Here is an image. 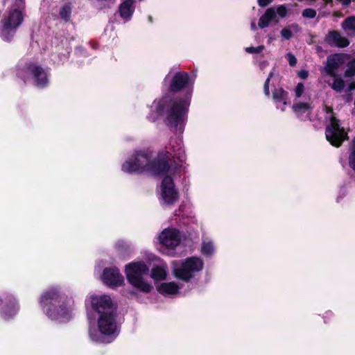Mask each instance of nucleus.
<instances>
[{"instance_id":"obj_42","label":"nucleus","mask_w":355,"mask_h":355,"mask_svg":"<svg viewBox=\"0 0 355 355\" xmlns=\"http://www.w3.org/2000/svg\"><path fill=\"white\" fill-rule=\"evenodd\" d=\"M272 41V38L268 36V42H271Z\"/></svg>"},{"instance_id":"obj_5","label":"nucleus","mask_w":355,"mask_h":355,"mask_svg":"<svg viewBox=\"0 0 355 355\" xmlns=\"http://www.w3.org/2000/svg\"><path fill=\"white\" fill-rule=\"evenodd\" d=\"M173 159L168 164V166L175 170L173 173H164L159 175H164L158 189L157 191V198L161 205L166 207H172L180 200V194L178 189L173 182L171 176L175 175L178 167L182 166L183 162H180L178 160Z\"/></svg>"},{"instance_id":"obj_32","label":"nucleus","mask_w":355,"mask_h":355,"mask_svg":"<svg viewBox=\"0 0 355 355\" xmlns=\"http://www.w3.org/2000/svg\"><path fill=\"white\" fill-rule=\"evenodd\" d=\"M349 165L355 170V139L352 142V153L349 157Z\"/></svg>"},{"instance_id":"obj_10","label":"nucleus","mask_w":355,"mask_h":355,"mask_svg":"<svg viewBox=\"0 0 355 355\" xmlns=\"http://www.w3.org/2000/svg\"><path fill=\"white\" fill-rule=\"evenodd\" d=\"M158 239L163 248V252L169 254L180 244L181 236L177 229L166 228L159 234Z\"/></svg>"},{"instance_id":"obj_9","label":"nucleus","mask_w":355,"mask_h":355,"mask_svg":"<svg viewBox=\"0 0 355 355\" xmlns=\"http://www.w3.org/2000/svg\"><path fill=\"white\" fill-rule=\"evenodd\" d=\"M325 110V119L329 121L326 128V138L331 145L339 146L343 141L348 139L347 132L345 128L340 125V121L333 116L332 109L326 107Z\"/></svg>"},{"instance_id":"obj_16","label":"nucleus","mask_w":355,"mask_h":355,"mask_svg":"<svg viewBox=\"0 0 355 355\" xmlns=\"http://www.w3.org/2000/svg\"><path fill=\"white\" fill-rule=\"evenodd\" d=\"M343 63V56L340 54L329 55L327 59V64L324 69V72L332 77L337 76V69Z\"/></svg>"},{"instance_id":"obj_19","label":"nucleus","mask_w":355,"mask_h":355,"mask_svg":"<svg viewBox=\"0 0 355 355\" xmlns=\"http://www.w3.org/2000/svg\"><path fill=\"white\" fill-rule=\"evenodd\" d=\"M133 3L134 0H123L120 5V15L125 21L129 20L134 12Z\"/></svg>"},{"instance_id":"obj_15","label":"nucleus","mask_w":355,"mask_h":355,"mask_svg":"<svg viewBox=\"0 0 355 355\" xmlns=\"http://www.w3.org/2000/svg\"><path fill=\"white\" fill-rule=\"evenodd\" d=\"M292 109L298 118L303 120L308 119L312 110L311 96H307L306 100H294Z\"/></svg>"},{"instance_id":"obj_26","label":"nucleus","mask_w":355,"mask_h":355,"mask_svg":"<svg viewBox=\"0 0 355 355\" xmlns=\"http://www.w3.org/2000/svg\"><path fill=\"white\" fill-rule=\"evenodd\" d=\"M71 14V8L69 5H64L60 10V17L65 21L70 19Z\"/></svg>"},{"instance_id":"obj_14","label":"nucleus","mask_w":355,"mask_h":355,"mask_svg":"<svg viewBox=\"0 0 355 355\" xmlns=\"http://www.w3.org/2000/svg\"><path fill=\"white\" fill-rule=\"evenodd\" d=\"M101 279L105 284L112 287L120 286L124 283L123 277L116 267L105 268Z\"/></svg>"},{"instance_id":"obj_39","label":"nucleus","mask_w":355,"mask_h":355,"mask_svg":"<svg viewBox=\"0 0 355 355\" xmlns=\"http://www.w3.org/2000/svg\"><path fill=\"white\" fill-rule=\"evenodd\" d=\"M251 28L253 31H255L257 29V26H256L255 23L254 21L251 23Z\"/></svg>"},{"instance_id":"obj_30","label":"nucleus","mask_w":355,"mask_h":355,"mask_svg":"<svg viewBox=\"0 0 355 355\" xmlns=\"http://www.w3.org/2000/svg\"><path fill=\"white\" fill-rule=\"evenodd\" d=\"M316 10L313 8H306L302 12V17L306 19H313L316 17Z\"/></svg>"},{"instance_id":"obj_6","label":"nucleus","mask_w":355,"mask_h":355,"mask_svg":"<svg viewBox=\"0 0 355 355\" xmlns=\"http://www.w3.org/2000/svg\"><path fill=\"white\" fill-rule=\"evenodd\" d=\"M204 268L202 259L198 257H191L184 260L173 261L171 263L172 273L176 278L184 282L193 279Z\"/></svg>"},{"instance_id":"obj_24","label":"nucleus","mask_w":355,"mask_h":355,"mask_svg":"<svg viewBox=\"0 0 355 355\" xmlns=\"http://www.w3.org/2000/svg\"><path fill=\"white\" fill-rule=\"evenodd\" d=\"M200 252L205 256H212L216 252V248L213 241L208 239H205L202 242Z\"/></svg>"},{"instance_id":"obj_2","label":"nucleus","mask_w":355,"mask_h":355,"mask_svg":"<svg viewBox=\"0 0 355 355\" xmlns=\"http://www.w3.org/2000/svg\"><path fill=\"white\" fill-rule=\"evenodd\" d=\"M85 306L89 323H96L97 327H89L90 338L101 343H109L115 339L119 330L111 297L104 294H92L87 297Z\"/></svg>"},{"instance_id":"obj_34","label":"nucleus","mask_w":355,"mask_h":355,"mask_svg":"<svg viewBox=\"0 0 355 355\" xmlns=\"http://www.w3.org/2000/svg\"><path fill=\"white\" fill-rule=\"evenodd\" d=\"M286 58H287V60L288 61L289 64L291 67H293V66H295L296 64L297 59H296V58L295 57V55L293 54H292L291 53H288L286 55Z\"/></svg>"},{"instance_id":"obj_28","label":"nucleus","mask_w":355,"mask_h":355,"mask_svg":"<svg viewBox=\"0 0 355 355\" xmlns=\"http://www.w3.org/2000/svg\"><path fill=\"white\" fill-rule=\"evenodd\" d=\"M343 28L345 30H355V17H351L345 20L343 23Z\"/></svg>"},{"instance_id":"obj_20","label":"nucleus","mask_w":355,"mask_h":355,"mask_svg":"<svg viewBox=\"0 0 355 355\" xmlns=\"http://www.w3.org/2000/svg\"><path fill=\"white\" fill-rule=\"evenodd\" d=\"M286 96L287 93L282 88L275 89L272 94V98L277 103V108L282 111L284 110V106L287 104Z\"/></svg>"},{"instance_id":"obj_17","label":"nucleus","mask_w":355,"mask_h":355,"mask_svg":"<svg viewBox=\"0 0 355 355\" xmlns=\"http://www.w3.org/2000/svg\"><path fill=\"white\" fill-rule=\"evenodd\" d=\"M325 42L329 45L337 47H345L349 44L348 40L336 31H331L325 37Z\"/></svg>"},{"instance_id":"obj_18","label":"nucleus","mask_w":355,"mask_h":355,"mask_svg":"<svg viewBox=\"0 0 355 355\" xmlns=\"http://www.w3.org/2000/svg\"><path fill=\"white\" fill-rule=\"evenodd\" d=\"M157 291L163 295H173L180 293V287L175 282H164L157 287Z\"/></svg>"},{"instance_id":"obj_29","label":"nucleus","mask_w":355,"mask_h":355,"mask_svg":"<svg viewBox=\"0 0 355 355\" xmlns=\"http://www.w3.org/2000/svg\"><path fill=\"white\" fill-rule=\"evenodd\" d=\"M355 74V60L349 62L345 72V77H352Z\"/></svg>"},{"instance_id":"obj_4","label":"nucleus","mask_w":355,"mask_h":355,"mask_svg":"<svg viewBox=\"0 0 355 355\" xmlns=\"http://www.w3.org/2000/svg\"><path fill=\"white\" fill-rule=\"evenodd\" d=\"M43 312L52 320L65 322L71 318V305H66L64 297L55 288H50L44 292L40 299Z\"/></svg>"},{"instance_id":"obj_38","label":"nucleus","mask_w":355,"mask_h":355,"mask_svg":"<svg viewBox=\"0 0 355 355\" xmlns=\"http://www.w3.org/2000/svg\"><path fill=\"white\" fill-rule=\"evenodd\" d=\"M354 89H355V82H352L349 85V90H354Z\"/></svg>"},{"instance_id":"obj_40","label":"nucleus","mask_w":355,"mask_h":355,"mask_svg":"<svg viewBox=\"0 0 355 355\" xmlns=\"http://www.w3.org/2000/svg\"><path fill=\"white\" fill-rule=\"evenodd\" d=\"M324 2L327 4V3H331L333 2V0H324Z\"/></svg>"},{"instance_id":"obj_12","label":"nucleus","mask_w":355,"mask_h":355,"mask_svg":"<svg viewBox=\"0 0 355 355\" xmlns=\"http://www.w3.org/2000/svg\"><path fill=\"white\" fill-rule=\"evenodd\" d=\"M10 3H15L14 7L6 12L1 20V23L7 24L10 26L17 28L23 21L21 8L23 0H7Z\"/></svg>"},{"instance_id":"obj_37","label":"nucleus","mask_w":355,"mask_h":355,"mask_svg":"<svg viewBox=\"0 0 355 355\" xmlns=\"http://www.w3.org/2000/svg\"><path fill=\"white\" fill-rule=\"evenodd\" d=\"M272 0H258V3L260 6L264 7L268 5Z\"/></svg>"},{"instance_id":"obj_22","label":"nucleus","mask_w":355,"mask_h":355,"mask_svg":"<svg viewBox=\"0 0 355 355\" xmlns=\"http://www.w3.org/2000/svg\"><path fill=\"white\" fill-rule=\"evenodd\" d=\"M17 28L8 25L7 24L1 23L0 27V37L6 42L10 41L15 35Z\"/></svg>"},{"instance_id":"obj_27","label":"nucleus","mask_w":355,"mask_h":355,"mask_svg":"<svg viewBox=\"0 0 355 355\" xmlns=\"http://www.w3.org/2000/svg\"><path fill=\"white\" fill-rule=\"evenodd\" d=\"M334 78H335V79H334L333 83L331 85V87L336 92H341L345 87V83L340 78H337L336 76Z\"/></svg>"},{"instance_id":"obj_25","label":"nucleus","mask_w":355,"mask_h":355,"mask_svg":"<svg viewBox=\"0 0 355 355\" xmlns=\"http://www.w3.org/2000/svg\"><path fill=\"white\" fill-rule=\"evenodd\" d=\"M295 100L297 99H302V100H306V98L307 96H310L309 94H307L305 92V87L302 83H299L295 89Z\"/></svg>"},{"instance_id":"obj_11","label":"nucleus","mask_w":355,"mask_h":355,"mask_svg":"<svg viewBox=\"0 0 355 355\" xmlns=\"http://www.w3.org/2000/svg\"><path fill=\"white\" fill-rule=\"evenodd\" d=\"M288 9L285 5L273 6L268 8L264 14L259 18V27L264 28L268 27L271 23L277 24L279 18H284L287 15Z\"/></svg>"},{"instance_id":"obj_3","label":"nucleus","mask_w":355,"mask_h":355,"mask_svg":"<svg viewBox=\"0 0 355 355\" xmlns=\"http://www.w3.org/2000/svg\"><path fill=\"white\" fill-rule=\"evenodd\" d=\"M173 159H178L180 162L185 161L184 150L180 139H171L155 160H151L148 154L145 152H136L123 164L122 171L128 173L149 171L154 175L165 172L173 173L175 170L170 166L166 167Z\"/></svg>"},{"instance_id":"obj_1","label":"nucleus","mask_w":355,"mask_h":355,"mask_svg":"<svg viewBox=\"0 0 355 355\" xmlns=\"http://www.w3.org/2000/svg\"><path fill=\"white\" fill-rule=\"evenodd\" d=\"M186 72L178 71L171 79L169 89L173 92H178L184 88H189L188 94L183 99H171L164 96L160 100H155L151 105L152 113L148 118L155 121L158 116L165 114V123L174 133L181 135L184 132L187 112L190 105V96L193 84Z\"/></svg>"},{"instance_id":"obj_35","label":"nucleus","mask_w":355,"mask_h":355,"mask_svg":"<svg viewBox=\"0 0 355 355\" xmlns=\"http://www.w3.org/2000/svg\"><path fill=\"white\" fill-rule=\"evenodd\" d=\"M298 76L302 79H306L309 76V72L306 70H300L297 73Z\"/></svg>"},{"instance_id":"obj_8","label":"nucleus","mask_w":355,"mask_h":355,"mask_svg":"<svg viewBox=\"0 0 355 355\" xmlns=\"http://www.w3.org/2000/svg\"><path fill=\"white\" fill-rule=\"evenodd\" d=\"M17 76L25 81L31 77L38 87H44L49 84L48 71L35 62H29L17 67Z\"/></svg>"},{"instance_id":"obj_31","label":"nucleus","mask_w":355,"mask_h":355,"mask_svg":"<svg viewBox=\"0 0 355 355\" xmlns=\"http://www.w3.org/2000/svg\"><path fill=\"white\" fill-rule=\"evenodd\" d=\"M264 49H265V47L263 45H260L257 47H253V46L246 47L245 49V51L248 53H261L263 51Z\"/></svg>"},{"instance_id":"obj_36","label":"nucleus","mask_w":355,"mask_h":355,"mask_svg":"<svg viewBox=\"0 0 355 355\" xmlns=\"http://www.w3.org/2000/svg\"><path fill=\"white\" fill-rule=\"evenodd\" d=\"M336 1L340 3L344 8H346L351 3L352 0H336Z\"/></svg>"},{"instance_id":"obj_41","label":"nucleus","mask_w":355,"mask_h":355,"mask_svg":"<svg viewBox=\"0 0 355 355\" xmlns=\"http://www.w3.org/2000/svg\"><path fill=\"white\" fill-rule=\"evenodd\" d=\"M168 78H169V75L166 76V78H165V79H164V83H166V82H167V80H168Z\"/></svg>"},{"instance_id":"obj_23","label":"nucleus","mask_w":355,"mask_h":355,"mask_svg":"<svg viewBox=\"0 0 355 355\" xmlns=\"http://www.w3.org/2000/svg\"><path fill=\"white\" fill-rule=\"evenodd\" d=\"M167 267L166 266H159L152 268L150 276L155 282L163 280L166 278Z\"/></svg>"},{"instance_id":"obj_7","label":"nucleus","mask_w":355,"mask_h":355,"mask_svg":"<svg viewBox=\"0 0 355 355\" xmlns=\"http://www.w3.org/2000/svg\"><path fill=\"white\" fill-rule=\"evenodd\" d=\"M148 267L143 261L132 262L125 266V272L129 284L137 291L148 293L153 289V286L144 279Z\"/></svg>"},{"instance_id":"obj_13","label":"nucleus","mask_w":355,"mask_h":355,"mask_svg":"<svg viewBox=\"0 0 355 355\" xmlns=\"http://www.w3.org/2000/svg\"><path fill=\"white\" fill-rule=\"evenodd\" d=\"M19 311L17 301L14 296L3 294L0 296V315L4 320H9Z\"/></svg>"},{"instance_id":"obj_21","label":"nucleus","mask_w":355,"mask_h":355,"mask_svg":"<svg viewBox=\"0 0 355 355\" xmlns=\"http://www.w3.org/2000/svg\"><path fill=\"white\" fill-rule=\"evenodd\" d=\"M300 31V26L297 24L293 23L283 28L280 31V35L282 39L288 40H291L295 34Z\"/></svg>"},{"instance_id":"obj_33","label":"nucleus","mask_w":355,"mask_h":355,"mask_svg":"<svg viewBox=\"0 0 355 355\" xmlns=\"http://www.w3.org/2000/svg\"><path fill=\"white\" fill-rule=\"evenodd\" d=\"M273 76V73L270 72L268 75V78L266 79L264 86H263V91L266 96L270 95V90H269V82L272 76Z\"/></svg>"}]
</instances>
